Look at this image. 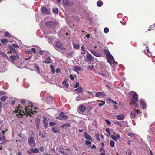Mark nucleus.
I'll use <instances>...</instances> for the list:
<instances>
[{
	"instance_id": "obj_1",
	"label": "nucleus",
	"mask_w": 155,
	"mask_h": 155,
	"mask_svg": "<svg viewBox=\"0 0 155 155\" xmlns=\"http://www.w3.org/2000/svg\"><path fill=\"white\" fill-rule=\"evenodd\" d=\"M30 105H29L27 106H21L20 104H18L16 107L15 110L14 112L16 113V115L18 117H20L25 113L31 116V114H34V113H36V111H33V110L37 109V108L34 107L32 104L31 103H29Z\"/></svg>"
},
{
	"instance_id": "obj_2",
	"label": "nucleus",
	"mask_w": 155,
	"mask_h": 155,
	"mask_svg": "<svg viewBox=\"0 0 155 155\" xmlns=\"http://www.w3.org/2000/svg\"><path fill=\"white\" fill-rule=\"evenodd\" d=\"M104 52L106 54L107 56V62L109 63L111 65H112L113 63L114 64L116 63V64H117V63L115 61L114 57L111 55L108 50H104Z\"/></svg>"
},
{
	"instance_id": "obj_3",
	"label": "nucleus",
	"mask_w": 155,
	"mask_h": 155,
	"mask_svg": "<svg viewBox=\"0 0 155 155\" xmlns=\"http://www.w3.org/2000/svg\"><path fill=\"white\" fill-rule=\"evenodd\" d=\"M130 92L133 93V94L132 102L130 103V104H135V106L136 107L138 108L139 107V105L135 104L136 102H137L138 100V95L137 93L135 92L131 91Z\"/></svg>"
},
{
	"instance_id": "obj_4",
	"label": "nucleus",
	"mask_w": 155,
	"mask_h": 155,
	"mask_svg": "<svg viewBox=\"0 0 155 155\" xmlns=\"http://www.w3.org/2000/svg\"><path fill=\"white\" fill-rule=\"evenodd\" d=\"M58 24L55 22L50 21L45 23V25L48 27L54 28L56 27Z\"/></svg>"
},
{
	"instance_id": "obj_5",
	"label": "nucleus",
	"mask_w": 155,
	"mask_h": 155,
	"mask_svg": "<svg viewBox=\"0 0 155 155\" xmlns=\"http://www.w3.org/2000/svg\"><path fill=\"white\" fill-rule=\"evenodd\" d=\"M139 113L138 110L134 109L131 113V117L132 118H134V117H137L138 116Z\"/></svg>"
},
{
	"instance_id": "obj_6",
	"label": "nucleus",
	"mask_w": 155,
	"mask_h": 155,
	"mask_svg": "<svg viewBox=\"0 0 155 155\" xmlns=\"http://www.w3.org/2000/svg\"><path fill=\"white\" fill-rule=\"evenodd\" d=\"M28 142L29 144L32 147H34L35 146V143L33 137H31L28 138Z\"/></svg>"
},
{
	"instance_id": "obj_7",
	"label": "nucleus",
	"mask_w": 155,
	"mask_h": 155,
	"mask_svg": "<svg viewBox=\"0 0 155 155\" xmlns=\"http://www.w3.org/2000/svg\"><path fill=\"white\" fill-rule=\"evenodd\" d=\"M5 132V131H2V133L0 134V142H1L0 143L1 144H5L6 142V141L5 140V137L4 136Z\"/></svg>"
},
{
	"instance_id": "obj_8",
	"label": "nucleus",
	"mask_w": 155,
	"mask_h": 155,
	"mask_svg": "<svg viewBox=\"0 0 155 155\" xmlns=\"http://www.w3.org/2000/svg\"><path fill=\"white\" fill-rule=\"evenodd\" d=\"M55 48L60 49H65V48L63 47L62 44L60 42H57L55 45Z\"/></svg>"
},
{
	"instance_id": "obj_9",
	"label": "nucleus",
	"mask_w": 155,
	"mask_h": 155,
	"mask_svg": "<svg viewBox=\"0 0 155 155\" xmlns=\"http://www.w3.org/2000/svg\"><path fill=\"white\" fill-rule=\"evenodd\" d=\"M90 51L92 54L96 57H99L101 56V54L96 51L95 49H91L90 50Z\"/></svg>"
},
{
	"instance_id": "obj_10",
	"label": "nucleus",
	"mask_w": 155,
	"mask_h": 155,
	"mask_svg": "<svg viewBox=\"0 0 155 155\" xmlns=\"http://www.w3.org/2000/svg\"><path fill=\"white\" fill-rule=\"evenodd\" d=\"M141 107L143 109H145L146 108V105L143 100L141 99L139 101Z\"/></svg>"
},
{
	"instance_id": "obj_11",
	"label": "nucleus",
	"mask_w": 155,
	"mask_h": 155,
	"mask_svg": "<svg viewBox=\"0 0 155 155\" xmlns=\"http://www.w3.org/2000/svg\"><path fill=\"white\" fill-rule=\"evenodd\" d=\"M95 96L96 97L101 98L104 97L106 95L103 92H99L96 93Z\"/></svg>"
},
{
	"instance_id": "obj_12",
	"label": "nucleus",
	"mask_w": 155,
	"mask_h": 155,
	"mask_svg": "<svg viewBox=\"0 0 155 155\" xmlns=\"http://www.w3.org/2000/svg\"><path fill=\"white\" fill-rule=\"evenodd\" d=\"M10 58L12 61V63L15 64L14 63V62L15 60L19 59V57L18 54H17L15 55H13L10 56Z\"/></svg>"
},
{
	"instance_id": "obj_13",
	"label": "nucleus",
	"mask_w": 155,
	"mask_h": 155,
	"mask_svg": "<svg viewBox=\"0 0 155 155\" xmlns=\"http://www.w3.org/2000/svg\"><path fill=\"white\" fill-rule=\"evenodd\" d=\"M63 3L65 5L68 6H71L73 3L70 0H63Z\"/></svg>"
},
{
	"instance_id": "obj_14",
	"label": "nucleus",
	"mask_w": 155,
	"mask_h": 155,
	"mask_svg": "<svg viewBox=\"0 0 155 155\" xmlns=\"http://www.w3.org/2000/svg\"><path fill=\"white\" fill-rule=\"evenodd\" d=\"M113 134L115 135V136L111 135V137L114 140L117 141L120 138V135L118 134H116L115 133H113Z\"/></svg>"
},
{
	"instance_id": "obj_15",
	"label": "nucleus",
	"mask_w": 155,
	"mask_h": 155,
	"mask_svg": "<svg viewBox=\"0 0 155 155\" xmlns=\"http://www.w3.org/2000/svg\"><path fill=\"white\" fill-rule=\"evenodd\" d=\"M79 110L81 112H84L86 109V107L83 105H80L78 107Z\"/></svg>"
},
{
	"instance_id": "obj_16",
	"label": "nucleus",
	"mask_w": 155,
	"mask_h": 155,
	"mask_svg": "<svg viewBox=\"0 0 155 155\" xmlns=\"http://www.w3.org/2000/svg\"><path fill=\"white\" fill-rule=\"evenodd\" d=\"M125 118V115L123 114H121L117 116V119L120 120H123Z\"/></svg>"
},
{
	"instance_id": "obj_17",
	"label": "nucleus",
	"mask_w": 155,
	"mask_h": 155,
	"mask_svg": "<svg viewBox=\"0 0 155 155\" xmlns=\"http://www.w3.org/2000/svg\"><path fill=\"white\" fill-rule=\"evenodd\" d=\"M42 12L45 14L48 15L49 13V12L45 7H42L41 8Z\"/></svg>"
},
{
	"instance_id": "obj_18",
	"label": "nucleus",
	"mask_w": 155,
	"mask_h": 155,
	"mask_svg": "<svg viewBox=\"0 0 155 155\" xmlns=\"http://www.w3.org/2000/svg\"><path fill=\"white\" fill-rule=\"evenodd\" d=\"M46 100L47 103L48 104H51L53 101V98L51 96H48L46 98Z\"/></svg>"
},
{
	"instance_id": "obj_19",
	"label": "nucleus",
	"mask_w": 155,
	"mask_h": 155,
	"mask_svg": "<svg viewBox=\"0 0 155 155\" xmlns=\"http://www.w3.org/2000/svg\"><path fill=\"white\" fill-rule=\"evenodd\" d=\"M84 136L86 139L91 141H92V137L87 133H84Z\"/></svg>"
},
{
	"instance_id": "obj_20",
	"label": "nucleus",
	"mask_w": 155,
	"mask_h": 155,
	"mask_svg": "<svg viewBox=\"0 0 155 155\" xmlns=\"http://www.w3.org/2000/svg\"><path fill=\"white\" fill-rule=\"evenodd\" d=\"M44 54L46 55L48 54L49 53L48 51H46L45 50H40L39 54L40 55H42Z\"/></svg>"
},
{
	"instance_id": "obj_21",
	"label": "nucleus",
	"mask_w": 155,
	"mask_h": 155,
	"mask_svg": "<svg viewBox=\"0 0 155 155\" xmlns=\"http://www.w3.org/2000/svg\"><path fill=\"white\" fill-rule=\"evenodd\" d=\"M46 57L45 59V63H47V64H49L51 62V59L49 57V56L48 55V54L46 55Z\"/></svg>"
},
{
	"instance_id": "obj_22",
	"label": "nucleus",
	"mask_w": 155,
	"mask_h": 155,
	"mask_svg": "<svg viewBox=\"0 0 155 155\" xmlns=\"http://www.w3.org/2000/svg\"><path fill=\"white\" fill-rule=\"evenodd\" d=\"M52 130L54 133H59V130L57 127H52Z\"/></svg>"
},
{
	"instance_id": "obj_23",
	"label": "nucleus",
	"mask_w": 155,
	"mask_h": 155,
	"mask_svg": "<svg viewBox=\"0 0 155 155\" xmlns=\"http://www.w3.org/2000/svg\"><path fill=\"white\" fill-rule=\"evenodd\" d=\"M87 58L89 61H91L92 60L94 57L90 54L89 53L87 52Z\"/></svg>"
},
{
	"instance_id": "obj_24",
	"label": "nucleus",
	"mask_w": 155,
	"mask_h": 155,
	"mask_svg": "<svg viewBox=\"0 0 155 155\" xmlns=\"http://www.w3.org/2000/svg\"><path fill=\"white\" fill-rule=\"evenodd\" d=\"M86 50V48L83 45H82L81 47V54H84L85 52V50Z\"/></svg>"
},
{
	"instance_id": "obj_25",
	"label": "nucleus",
	"mask_w": 155,
	"mask_h": 155,
	"mask_svg": "<svg viewBox=\"0 0 155 155\" xmlns=\"http://www.w3.org/2000/svg\"><path fill=\"white\" fill-rule=\"evenodd\" d=\"M60 116L61 117L64 119H67L68 118V116L65 115L64 114L63 112H61L60 113Z\"/></svg>"
},
{
	"instance_id": "obj_26",
	"label": "nucleus",
	"mask_w": 155,
	"mask_h": 155,
	"mask_svg": "<svg viewBox=\"0 0 155 155\" xmlns=\"http://www.w3.org/2000/svg\"><path fill=\"white\" fill-rule=\"evenodd\" d=\"M74 71L78 74H79V71L81 70V68L77 66H75L74 68Z\"/></svg>"
},
{
	"instance_id": "obj_27",
	"label": "nucleus",
	"mask_w": 155,
	"mask_h": 155,
	"mask_svg": "<svg viewBox=\"0 0 155 155\" xmlns=\"http://www.w3.org/2000/svg\"><path fill=\"white\" fill-rule=\"evenodd\" d=\"M61 126L62 128H64V127H70L71 126V125L70 123H68L67 124H64L61 125Z\"/></svg>"
},
{
	"instance_id": "obj_28",
	"label": "nucleus",
	"mask_w": 155,
	"mask_h": 155,
	"mask_svg": "<svg viewBox=\"0 0 155 155\" xmlns=\"http://www.w3.org/2000/svg\"><path fill=\"white\" fill-rule=\"evenodd\" d=\"M97 5L98 7H101L103 5V2L99 0L97 2Z\"/></svg>"
},
{
	"instance_id": "obj_29",
	"label": "nucleus",
	"mask_w": 155,
	"mask_h": 155,
	"mask_svg": "<svg viewBox=\"0 0 155 155\" xmlns=\"http://www.w3.org/2000/svg\"><path fill=\"white\" fill-rule=\"evenodd\" d=\"M5 35L6 37H7L8 38H10L12 36L10 33L8 31L5 32Z\"/></svg>"
},
{
	"instance_id": "obj_30",
	"label": "nucleus",
	"mask_w": 155,
	"mask_h": 155,
	"mask_svg": "<svg viewBox=\"0 0 155 155\" xmlns=\"http://www.w3.org/2000/svg\"><path fill=\"white\" fill-rule=\"evenodd\" d=\"M50 69L53 73H54L55 72V69L53 65H51L50 66Z\"/></svg>"
},
{
	"instance_id": "obj_31",
	"label": "nucleus",
	"mask_w": 155,
	"mask_h": 155,
	"mask_svg": "<svg viewBox=\"0 0 155 155\" xmlns=\"http://www.w3.org/2000/svg\"><path fill=\"white\" fill-rule=\"evenodd\" d=\"M35 68L37 70L36 72L40 74V69H39V67H38V66L35 65Z\"/></svg>"
},
{
	"instance_id": "obj_32",
	"label": "nucleus",
	"mask_w": 155,
	"mask_h": 155,
	"mask_svg": "<svg viewBox=\"0 0 155 155\" xmlns=\"http://www.w3.org/2000/svg\"><path fill=\"white\" fill-rule=\"evenodd\" d=\"M82 88L81 87H80L78 88H77V89H75V91L77 92L80 93L82 91Z\"/></svg>"
},
{
	"instance_id": "obj_33",
	"label": "nucleus",
	"mask_w": 155,
	"mask_h": 155,
	"mask_svg": "<svg viewBox=\"0 0 155 155\" xmlns=\"http://www.w3.org/2000/svg\"><path fill=\"white\" fill-rule=\"evenodd\" d=\"M114 123L115 124L117 125L120 127H121L122 126L121 124L120 121H115L114 122Z\"/></svg>"
},
{
	"instance_id": "obj_34",
	"label": "nucleus",
	"mask_w": 155,
	"mask_h": 155,
	"mask_svg": "<svg viewBox=\"0 0 155 155\" xmlns=\"http://www.w3.org/2000/svg\"><path fill=\"white\" fill-rule=\"evenodd\" d=\"M31 150L32 152L35 153H37L39 152L37 148H32L31 149Z\"/></svg>"
},
{
	"instance_id": "obj_35",
	"label": "nucleus",
	"mask_w": 155,
	"mask_h": 155,
	"mask_svg": "<svg viewBox=\"0 0 155 155\" xmlns=\"http://www.w3.org/2000/svg\"><path fill=\"white\" fill-rule=\"evenodd\" d=\"M110 146L111 147H114L115 146V142L113 140L110 141Z\"/></svg>"
},
{
	"instance_id": "obj_36",
	"label": "nucleus",
	"mask_w": 155,
	"mask_h": 155,
	"mask_svg": "<svg viewBox=\"0 0 155 155\" xmlns=\"http://www.w3.org/2000/svg\"><path fill=\"white\" fill-rule=\"evenodd\" d=\"M63 149V147L61 146H60V148L58 149V150L61 153L64 154L65 153L64 151L62 150Z\"/></svg>"
},
{
	"instance_id": "obj_37",
	"label": "nucleus",
	"mask_w": 155,
	"mask_h": 155,
	"mask_svg": "<svg viewBox=\"0 0 155 155\" xmlns=\"http://www.w3.org/2000/svg\"><path fill=\"white\" fill-rule=\"evenodd\" d=\"M1 41L2 43H5L8 42V40L6 39H1Z\"/></svg>"
},
{
	"instance_id": "obj_38",
	"label": "nucleus",
	"mask_w": 155,
	"mask_h": 155,
	"mask_svg": "<svg viewBox=\"0 0 155 155\" xmlns=\"http://www.w3.org/2000/svg\"><path fill=\"white\" fill-rule=\"evenodd\" d=\"M105 104V102L103 101H101V103H99L98 104V105L100 106H102Z\"/></svg>"
},
{
	"instance_id": "obj_39",
	"label": "nucleus",
	"mask_w": 155,
	"mask_h": 155,
	"mask_svg": "<svg viewBox=\"0 0 155 155\" xmlns=\"http://www.w3.org/2000/svg\"><path fill=\"white\" fill-rule=\"evenodd\" d=\"M109 29L108 28L105 27L104 28V31L105 33L106 34L107 33L109 32Z\"/></svg>"
},
{
	"instance_id": "obj_40",
	"label": "nucleus",
	"mask_w": 155,
	"mask_h": 155,
	"mask_svg": "<svg viewBox=\"0 0 155 155\" xmlns=\"http://www.w3.org/2000/svg\"><path fill=\"white\" fill-rule=\"evenodd\" d=\"M74 47L75 49H78L79 48V45L78 44H73Z\"/></svg>"
},
{
	"instance_id": "obj_41",
	"label": "nucleus",
	"mask_w": 155,
	"mask_h": 155,
	"mask_svg": "<svg viewBox=\"0 0 155 155\" xmlns=\"http://www.w3.org/2000/svg\"><path fill=\"white\" fill-rule=\"evenodd\" d=\"M100 74L104 77H107V76L108 75V73H107L105 74H104L103 73H101Z\"/></svg>"
},
{
	"instance_id": "obj_42",
	"label": "nucleus",
	"mask_w": 155,
	"mask_h": 155,
	"mask_svg": "<svg viewBox=\"0 0 155 155\" xmlns=\"http://www.w3.org/2000/svg\"><path fill=\"white\" fill-rule=\"evenodd\" d=\"M6 99H7V98H6V97L4 96H3L2 97H1L0 100L4 102L5 100H6Z\"/></svg>"
},
{
	"instance_id": "obj_43",
	"label": "nucleus",
	"mask_w": 155,
	"mask_h": 155,
	"mask_svg": "<svg viewBox=\"0 0 155 155\" xmlns=\"http://www.w3.org/2000/svg\"><path fill=\"white\" fill-rule=\"evenodd\" d=\"M127 134L128 136L131 137H133L134 136V134L133 133L131 132H128L127 133Z\"/></svg>"
},
{
	"instance_id": "obj_44",
	"label": "nucleus",
	"mask_w": 155,
	"mask_h": 155,
	"mask_svg": "<svg viewBox=\"0 0 155 155\" xmlns=\"http://www.w3.org/2000/svg\"><path fill=\"white\" fill-rule=\"evenodd\" d=\"M95 137L96 139L98 140V141H100V140L99 138L100 136L99 134H95Z\"/></svg>"
},
{
	"instance_id": "obj_45",
	"label": "nucleus",
	"mask_w": 155,
	"mask_h": 155,
	"mask_svg": "<svg viewBox=\"0 0 155 155\" xmlns=\"http://www.w3.org/2000/svg\"><path fill=\"white\" fill-rule=\"evenodd\" d=\"M41 136V137L43 138H44L45 137V133L44 131H43L42 132Z\"/></svg>"
},
{
	"instance_id": "obj_46",
	"label": "nucleus",
	"mask_w": 155,
	"mask_h": 155,
	"mask_svg": "<svg viewBox=\"0 0 155 155\" xmlns=\"http://www.w3.org/2000/svg\"><path fill=\"white\" fill-rule=\"evenodd\" d=\"M105 122H106V124L108 125H111V122H110L107 119H106L105 120Z\"/></svg>"
},
{
	"instance_id": "obj_47",
	"label": "nucleus",
	"mask_w": 155,
	"mask_h": 155,
	"mask_svg": "<svg viewBox=\"0 0 155 155\" xmlns=\"http://www.w3.org/2000/svg\"><path fill=\"white\" fill-rule=\"evenodd\" d=\"M53 11L54 13H57L58 12V10L57 8H54L53 9Z\"/></svg>"
},
{
	"instance_id": "obj_48",
	"label": "nucleus",
	"mask_w": 155,
	"mask_h": 155,
	"mask_svg": "<svg viewBox=\"0 0 155 155\" xmlns=\"http://www.w3.org/2000/svg\"><path fill=\"white\" fill-rule=\"evenodd\" d=\"M53 40V39H52V38H49L48 39V42L49 43H51L52 42V41Z\"/></svg>"
},
{
	"instance_id": "obj_49",
	"label": "nucleus",
	"mask_w": 155,
	"mask_h": 155,
	"mask_svg": "<svg viewBox=\"0 0 155 155\" xmlns=\"http://www.w3.org/2000/svg\"><path fill=\"white\" fill-rule=\"evenodd\" d=\"M88 69L89 70H92L94 68V66L93 65H91V66H88Z\"/></svg>"
},
{
	"instance_id": "obj_50",
	"label": "nucleus",
	"mask_w": 155,
	"mask_h": 155,
	"mask_svg": "<svg viewBox=\"0 0 155 155\" xmlns=\"http://www.w3.org/2000/svg\"><path fill=\"white\" fill-rule=\"evenodd\" d=\"M56 124V123L54 122H51L49 123V125H50L51 126H52L53 125H54Z\"/></svg>"
},
{
	"instance_id": "obj_51",
	"label": "nucleus",
	"mask_w": 155,
	"mask_h": 155,
	"mask_svg": "<svg viewBox=\"0 0 155 155\" xmlns=\"http://www.w3.org/2000/svg\"><path fill=\"white\" fill-rule=\"evenodd\" d=\"M106 131L107 132L108 134H109V135H108V137H109L110 135V131L109 130V129L108 128H107L106 129Z\"/></svg>"
},
{
	"instance_id": "obj_52",
	"label": "nucleus",
	"mask_w": 155,
	"mask_h": 155,
	"mask_svg": "<svg viewBox=\"0 0 155 155\" xmlns=\"http://www.w3.org/2000/svg\"><path fill=\"white\" fill-rule=\"evenodd\" d=\"M91 144V142L88 140H86L85 141V144L87 145H90Z\"/></svg>"
},
{
	"instance_id": "obj_53",
	"label": "nucleus",
	"mask_w": 155,
	"mask_h": 155,
	"mask_svg": "<svg viewBox=\"0 0 155 155\" xmlns=\"http://www.w3.org/2000/svg\"><path fill=\"white\" fill-rule=\"evenodd\" d=\"M16 66L20 68H23V67L22 66V65H19L18 64H17L16 65Z\"/></svg>"
},
{
	"instance_id": "obj_54",
	"label": "nucleus",
	"mask_w": 155,
	"mask_h": 155,
	"mask_svg": "<svg viewBox=\"0 0 155 155\" xmlns=\"http://www.w3.org/2000/svg\"><path fill=\"white\" fill-rule=\"evenodd\" d=\"M31 50L32 52H33L34 53H36V49L34 48H31Z\"/></svg>"
},
{
	"instance_id": "obj_55",
	"label": "nucleus",
	"mask_w": 155,
	"mask_h": 155,
	"mask_svg": "<svg viewBox=\"0 0 155 155\" xmlns=\"http://www.w3.org/2000/svg\"><path fill=\"white\" fill-rule=\"evenodd\" d=\"M6 93L4 91H0V95H3L5 94Z\"/></svg>"
},
{
	"instance_id": "obj_56",
	"label": "nucleus",
	"mask_w": 155,
	"mask_h": 155,
	"mask_svg": "<svg viewBox=\"0 0 155 155\" xmlns=\"http://www.w3.org/2000/svg\"><path fill=\"white\" fill-rule=\"evenodd\" d=\"M12 46L15 48H18L19 47L18 45L16 44H13L12 45Z\"/></svg>"
},
{
	"instance_id": "obj_57",
	"label": "nucleus",
	"mask_w": 155,
	"mask_h": 155,
	"mask_svg": "<svg viewBox=\"0 0 155 155\" xmlns=\"http://www.w3.org/2000/svg\"><path fill=\"white\" fill-rule=\"evenodd\" d=\"M79 82H77L76 83V84L74 86V87L75 88H77L79 86Z\"/></svg>"
},
{
	"instance_id": "obj_58",
	"label": "nucleus",
	"mask_w": 155,
	"mask_h": 155,
	"mask_svg": "<svg viewBox=\"0 0 155 155\" xmlns=\"http://www.w3.org/2000/svg\"><path fill=\"white\" fill-rule=\"evenodd\" d=\"M60 71V69L59 68H57L56 69V70H55V72H56L57 73H59Z\"/></svg>"
},
{
	"instance_id": "obj_59",
	"label": "nucleus",
	"mask_w": 155,
	"mask_h": 155,
	"mask_svg": "<svg viewBox=\"0 0 155 155\" xmlns=\"http://www.w3.org/2000/svg\"><path fill=\"white\" fill-rule=\"evenodd\" d=\"M70 78L71 80H73L74 79V78L72 74L70 75Z\"/></svg>"
},
{
	"instance_id": "obj_60",
	"label": "nucleus",
	"mask_w": 155,
	"mask_h": 155,
	"mask_svg": "<svg viewBox=\"0 0 155 155\" xmlns=\"http://www.w3.org/2000/svg\"><path fill=\"white\" fill-rule=\"evenodd\" d=\"M32 56L31 55L29 57L27 58H25L24 59L26 61H28V60H29L31 58Z\"/></svg>"
},
{
	"instance_id": "obj_61",
	"label": "nucleus",
	"mask_w": 155,
	"mask_h": 155,
	"mask_svg": "<svg viewBox=\"0 0 155 155\" xmlns=\"http://www.w3.org/2000/svg\"><path fill=\"white\" fill-rule=\"evenodd\" d=\"M11 51L13 52H14V53H16V51L15 49L13 48H11Z\"/></svg>"
},
{
	"instance_id": "obj_62",
	"label": "nucleus",
	"mask_w": 155,
	"mask_h": 155,
	"mask_svg": "<svg viewBox=\"0 0 155 155\" xmlns=\"http://www.w3.org/2000/svg\"><path fill=\"white\" fill-rule=\"evenodd\" d=\"M81 99V97L80 96H78L76 98V101H79V100H80Z\"/></svg>"
},
{
	"instance_id": "obj_63",
	"label": "nucleus",
	"mask_w": 155,
	"mask_h": 155,
	"mask_svg": "<svg viewBox=\"0 0 155 155\" xmlns=\"http://www.w3.org/2000/svg\"><path fill=\"white\" fill-rule=\"evenodd\" d=\"M64 85L66 88H68L69 86V84L68 83H65Z\"/></svg>"
},
{
	"instance_id": "obj_64",
	"label": "nucleus",
	"mask_w": 155,
	"mask_h": 155,
	"mask_svg": "<svg viewBox=\"0 0 155 155\" xmlns=\"http://www.w3.org/2000/svg\"><path fill=\"white\" fill-rule=\"evenodd\" d=\"M92 109V108L91 106H89L87 108V110L88 111H89L90 110Z\"/></svg>"
}]
</instances>
